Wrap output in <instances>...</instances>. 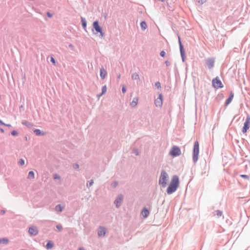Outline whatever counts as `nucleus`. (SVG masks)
Returning <instances> with one entry per match:
<instances>
[{
  "mask_svg": "<svg viewBox=\"0 0 250 250\" xmlns=\"http://www.w3.org/2000/svg\"><path fill=\"white\" fill-rule=\"evenodd\" d=\"M199 153V144L198 142L196 141L194 145L193 152V160L194 162H196L198 159Z\"/></svg>",
  "mask_w": 250,
  "mask_h": 250,
  "instance_id": "obj_3",
  "label": "nucleus"
},
{
  "mask_svg": "<svg viewBox=\"0 0 250 250\" xmlns=\"http://www.w3.org/2000/svg\"><path fill=\"white\" fill-rule=\"evenodd\" d=\"M134 151L136 155H138L139 152H138V151L137 150H135Z\"/></svg>",
  "mask_w": 250,
  "mask_h": 250,
  "instance_id": "obj_41",
  "label": "nucleus"
},
{
  "mask_svg": "<svg viewBox=\"0 0 250 250\" xmlns=\"http://www.w3.org/2000/svg\"><path fill=\"white\" fill-rule=\"evenodd\" d=\"M69 47H73V46H72V45H69Z\"/></svg>",
  "mask_w": 250,
  "mask_h": 250,
  "instance_id": "obj_49",
  "label": "nucleus"
},
{
  "mask_svg": "<svg viewBox=\"0 0 250 250\" xmlns=\"http://www.w3.org/2000/svg\"><path fill=\"white\" fill-rule=\"evenodd\" d=\"M132 78L134 80H138L139 79V76L137 73H134L132 76Z\"/></svg>",
  "mask_w": 250,
  "mask_h": 250,
  "instance_id": "obj_23",
  "label": "nucleus"
},
{
  "mask_svg": "<svg viewBox=\"0 0 250 250\" xmlns=\"http://www.w3.org/2000/svg\"><path fill=\"white\" fill-rule=\"evenodd\" d=\"M168 178V176L167 172L164 170L162 171L159 179V184L161 185L163 187H165L167 184Z\"/></svg>",
  "mask_w": 250,
  "mask_h": 250,
  "instance_id": "obj_2",
  "label": "nucleus"
},
{
  "mask_svg": "<svg viewBox=\"0 0 250 250\" xmlns=\"http://www.w3.org/2000/svg\"><path fill=\"white\" fill-rule=\"evenodd\" d=\"M117 185V183H114L112 184L113 187H115Z\"/></svg>",
  "mask_w": 250,
  "mask_h": 250,
  "instance_id": "obj_40",
  "label": "nucleus"
},
{
  "mask_svg": "<svg viewBox=\"0 0 250 250\" xmlns=\"http://www.w3.org/2000/svg\"><path fill=\"white\" fill-rule=\"evenodd\" d=\"M93 183V180H91L89 183V186H91Z\"/></svg>",
  "mask_w": 250,
  "mask_h": 250,
  "instance_id": "obj_43",
  "label": "nucleus"
},
{
  "mask_svg": "<svg viewBox=\"0 0 250 250\" xmlns=\"http://www.w3.org/2000/svg\"><path fill=\"white\" fill-rule=\"evenodd\" d=\"M22 124L24 125H25L26 126H28L29 125V124L27 122H23Z\"/></svg>",
  "mask_w": 250,
  "mask_h": 250,
  "instance_id": "obj_39",
  "label": "nucleus"
},
{
  "mask_svg": "<svg viewBox=\"0 0 250 250\" xmlns=\"http://www.w3.org/2000/svg\"><path fill=\"white\" fill-rule=\"evenodd\" d=\"M19 164L22 166L24 164V161L23 159H20V161H19Z\"/></svg>",
  "mask_w": 250,
  "mask_h": 250,
  "instance_id": "obj_28",
  "label": "nucleus"
},
{
  "mask_svg": "<svg viewBox=\"0 0 250 250\" xmlns=\"http://www.w3.org/2000/svg\"><path fill=\"white\" fill-rule=\"evenodd\" d=\"M98 235L99 236H104L106 233V229L103 227H100L98 230Z\"/></svg>",
  "mask_w": 250,
  "mask_h": 250,
  "instance_id": "obj_11",
  "label": "nucleus"
},
{
  "mask_svg": "<svg viewBox=\"0 0 250 250\" xmlns=\"http://www.w3.org/2000/svg\"><path fill=\"white\" fill-rule=\"evenodd\" d=\"M9 242V240L7 238H4L0 239V244H7Z\"/></svg>",
  "mask_w": 250,
  "mask_h": 250,
  "instance_id": "obj_21",
  "label": "nucleus"
},
{
  "mask_svg": "<svg viewBox=\"0 0 250 250\" xmlns=\"http://www.w3.org/2000/svg\"><path fill=\"white\" fill-rule=\"evenodd\" d=\"M107 74L106 71L104 68H101L100 70V76L102 79H104Z\"/></svg>",
  "mask_w": 250,
  "mask_h": 250,
  "instance_id": "obj_13",
  "label": "nucleus"
},
{
  "mask_svg": "<svg viewBox=\"0 0 250 250\" xmlns=\"http://www.w3.org/2000/svg\"><path fill=\"white\" fill-rule=\"evenodd\" d=\"M233 98V94L232 93H231L230 94L229 97L226 101V105H228L231 102Z\"/></svg>",
  "mask_w": 250,
  "mask_h": 250,
  "instance_id": "obj_16",
  "label": "nucleus"
},
{
  "mask_svg": "<svg viewBox=\"0 0 250 250\" xmlns=\"http://www.w3.org/2000/svg\"><path fill=\"white\" fill-rule=\"evenodd\" d=\"M29 233L32 235H36L38 233V230L35 227H31L29 229Z\"/></svg>",
  "mask_w": 250,
  "mask_h": 250,
  "instance_id": "obj_9",
  "label": "nucleus"
},
{
  "mask_svg": "<svg viewBox=\"0 0 250 250\" xmlns=\"http://www.w3.org/2000/svg\"><path fill=\"white\" fill-rule=\"evenodd\" d=\"M56 227L60 230H61L62 229V227L61 225H58V226H57Z\"/></svg>",
  "mask_w": 250,
  "mask_h": 250,
  "instance_id": "obj_34",
  "label": "nucleus"
},
{
  "mask_svg": "<svg viewBox=\"0 0 250 250\" xmlns=\"http://www.w3.org/2000/svg\"><path fill=\"white\" fill-rule=\"evenodd\" d=\"M140 25H141L142 29L143 30H145L147 28L146 23L145 21L141 22Z\"/></svg>",
  "mask_w": 250,
  "mask_h": 250,
  "instance_id": "obj_22",
  "label": "nucleus"
},
{
  "mask_svg": "<svg viewBox=\"0 0 250 250\" xmlns=\"http://www.w3.org/2000/svg\"><path fill=\"white\" fill-rule=\"evenodd\" d=\"M123 198V196L122 195H120L115 201V204H116V207H119L120 205L121 202L122 201Z\"/></svg>",
  "mask_w": 250,
  "mask_h": 250,
  "instance_id": "obj_12",
  "label": "nucleus"
},
{
  "mask_svg": "<svg viewBox=\"0 0 250 250\" xmlns=\"http://www.w3.org/2000/svg\"><path fill=\"white\" fill-rule=\"evenodd\" d=\"M0 124L2 125H4L5 124L1 120H0Z\"/></svg>",
  "mask_w": 250,
  "mask_h": 250,
  "instance_id": "obj_44",
  "label": "nucleus"
},
{
  "mask_svg": "<svg viewBox=\"0 0 250 250\" xmlns=\"http://www.w3.org/2000/svg\"><path fill=\"white\" fill-rule=\"evenodd\" d=\"M106 91H107L106 86V85H104L102 87V92L101 94H100L99 95H98V96L100 97L102 95H103V94H104L106 92Z\"/></svg>",
  "mask_w": 250,
  "mask_h": 250,
  "instance_id": "obj_18",
  "label": "nucleus"
},
{
  "mask_svg": "<svg viewBox=\"0 0 250 250\" xmlns=\"http://www.w3.org/2000/svg\"><path fill=\"white\" fill-rule=\"evenodd\" d=\"M54 244L51 241H49L46 244V248L47 249H50L53 247Z\"/></svg>",
  "mask_w": 250,
  "mask_h": 250,
  "instance_id": "obj_17",
  "label": "nucleus"
},
{
  "mask_svg": "<svg viewBox=\"0 0 250 250\" xmlns=\"http://www.w3.org/2000/svg\"><path fill=\"white\" fill-rule=\"evenodd\" d=\"M178 41H179V46H180V50H183L184 48H183V46L182 44V42H181V39H180V37L179 36H178Z\"/></svg>",
  "mask_w": 250,
  "mask_h": 250,
  "instance_id": "obj_25",
  "label": "nucleus"
},
{
  "mask_svg": "<svg viewBox=\"0 0 250 250\" xmlns=\"http://www.w3.org/2000/svg\"><path fill=\"white\" fill-rule=\"evenodd\" d=\"M82 21H83L82 25H83V27L84 28H85L86 26V21L83 19H82Z\"/></svg>",
  "mask_w": 250,
  "mask_h": 250,
  "instance_id": "obj_26",
  "label": "nucleus"
},
{
  "mask_svg": "<svg viewBox=\"0 0 250 250\" xmlns=\"http://www.w3.org/2000/svg\"><path fill=\"white\" fill-rule=\"evenodd\" d=\"M138 102V98L137 97L134 98L132 101L130 103V105L132 107H135L137 105Z\"/></svg>",
  "mask_w": 250,
  "mask_h": 250,
  "instance_id": "obj_14",
  "label": "nucleus"
},
{
  "mask_svg": "<svg viewBox=\"0 0 250 250\" xmlns=\"http://www.w3.org/2000/svg\"><path fill=\"white\" fill-rule=\"evenodd\" d=\"M156 106L161 107L163 104V96L161 94L159 95V97L155 100Z\"/></svg>",
  "mask_w": 250,
  "mask_h": 250,
  "instance_id": "obj_8",
  "label": "nucleus"
},
{
  "mask_svg": "<svg viewBox=\"0 0 250 250\" xmlns=\"http://www.w3.org/2000/svg\"><path fill=\"white\" fill-rule=\"evenodd\" d=\"M181 154L180 148L176 146H173L169 152V154L173 157L179 156Z\"/></svg>",
  "mask_w": 250,
  "mask_h": 250,
  "instance_id": "obj_4",
  "label": "nucleus"
},
{
  "mask_svg": "<svg viewBox=\"0 0 250 250\" xmlns=\"http://www.w3.org/2000/svg\"><path fill=\"white\" fill-rule=\"evenodd\" d=\"M207 65L208 68L210 69L214 66V61L213 59L209 58L206 60Z\"/></svg>",
  "mask_w": 250,
  "mask_h": 250,
  "instance_id": "obj_10",
  "label": "nucleus"
},
{
  "mask_svg": "<svg viewBox=\"0 0 250 250\" xmlns=\"http://www.w3.org/2000/svg\"><path fill=\"white\" fill-rule=\"evenodd\" d=\"M122 91L123 93H125L126 92V88L125 86H123L122 87Z\"/></svg>",
  "mask_w": 250,
  "mask_h": 250,
  "instance_id": "obj_35",
  "label": "nucleus"
},
{
  "mask_svg": "<svg viewBox=\"0 0 250 250\" xmlns=\"http://www.w3.org/2000/svg\"><path fill=\"white\" fill-rule=\"evenodd\" d=\"M51 61L53 63L55 64L56 62H55V59H54L53 58H51Z\"/></svg>",
  "mask_w": 250,
  "mask_h": 250,
  "instance_id": "obj_36",
  "label": "nucleus"
},
{
  "mask_svg": "<svg viewBox=\"0 0 250 250\" xmlns=\"http://www.w3.org/2000/svg\"><path fill=\"white\" fill-rule=\"evenodd\" d=\"M212 85L216 88L223 87V84L218 78H216L212 80Z\"/></svg>",
  "mask_w": 250,
  "mask_h": 250,
  "instance_id": "obj_6",
  "label": "nucleus"
},
{
  "mask_svg": "<svg viewBox=\"0 0 250 250\" xmlns=\"http://www.w3.org/2000/svg\"><path fill=\"white\" fill-rule=\"evenodd\" d=\"M0 131L2 132H4V130L2 129H0Z\"/></svg>",
  "mask_w": 250,
  "mask_h": 250,
  "instance_id": "obj_48",
  "label": "nucleus"
},
{
  "mask_svg": "<svg viewBox=\"0 0 250 250\" xmlns=\"http://www.w3.org/2000/svg\"><path fill=\"white\" fill-rule=\"evenodd\" d=\"M4 125H6V126H7L8 127H11V125L10 124H5Z\"/></svg>",
  "mask_w": 250,
  "mask_h": 250,
  "instance_id": "obj_45",
  "label": "nucleus"
},
{
  "mask_svg": "<svg viewBox=\"0 0 250 250\" xmlns=\"http://www.w3.org/2000/svg\"><path fill=\"white\" fill-rule=\"evenodd\" d=\"M93 27L95 29L97 32L100 33L102 37H103L104 36V33L103 32L101 27L99 25V23L98 21H95L93 22Z\"/></svg>",
  "mask_w": 250,
  "mask_h": 250,
  "instance_id": "obj_7",
  "label": "nucleus"
},
{
  "mask_svg": "<svg viewBox=\"0 0 250 250\" xmlns=\"http://www.w3.org/2000/svg\"><path fill=\"white\" fill-rule=\"evenodd\" d=\"M60 177L58 175H55L54 176V179H60Z\"/></svg>",
  "mask_w": 250,
  "mask_h": 250,
  "instance_id": "obj_37",
  "label": "nucleus"
},
{
  "mask_svg": "<svg viewBox=\"0 0 250 250\" xmlns=\"http://www.w3.org/2000/svg\"><path fill=\"white\" fill-rule=\"evenodd\" d=\"M155 86L156 87H157L158 88H161V84L159 82H157L155 83Z\"/></svg>",
  "mask_w": 250,
  "mask_h": 250,
  "instance_id": "obj_27",
  "label": "nucleus"
},
{
  "mask_svg": "<svg viewBox=\"0 0 250 250\" xmlns=\"http://www.w3.org/2000/svg\"><path fill=\"white\" fill-rule=\"evenodd\" d=\"M166 63L167 65H168L169 64V62L168 61H166Z\"/></svg>",
  "mask_w": 250,
  "mask_h": 250,
  "instance_id": "obj_46",
  "label": "nucleus"
},
{
  "mask_svg": "<svg viewBox=\"0 0 250 250\" xmlns=\"http://www.w3.org/2000/svg\"><path fill=\"white\" fill-rule=\"evenodd\" d=\"M79 250H84V249H83V248H80L79 249Z\"/></svg>",
  "mask_w": 250,
  "mask_h": 250,
  "instance_id": "obj_47",
  "label": "nucleus"
},
{
  "mask_svg": "<svg viewBox=\"0 0 250 250\" xmlns=\"http://www.w3.org/2000/svg\"><path fill=\"white\" fill-rule=\"evenodd\" d=\"M250 127V116H248L246 118V120L244 124V126L242 129V132L245 133H246L247 130Z\"/></svg>",
  "mask_w": 250,
  "mask_h": 250,
  "instance_id": "obj_5",
  "label": "nucleus"
},
{
  "mask_svg": "<svg viewBox=\"0 0 250 250\" xmlns=\"http://www.w3.org/2000/svg\"><path fill=\"white\" fill-rule=\"evenodd\" d=\"M74 167L75 168H78L79 167V165L78 164H76L75 166H74Z\"/></svg>",
  "mask_w": 250,
  "mask_h": 250,
  "instance_id": "obj_42",
  "label": "nucleus"
},
{
  "mask_svg": "<svg viewBox=\"0 0 250 250\" xmlns=\"http://www.w3.org/2000/svg\"><path fill=\"white\" fill-rule=\"evenodd\" d=\"M180 52H181L182 57L183 58V56L185 55V50L184 49L180 50Z\"/></svg>",
  "mask_w": 250,
  "mask_h": 250,
  "instance_id": "obj_33",
  "label": "nucleus"
},
{
  "mask_svg": "<svg viewBox=\"0 0 250 250\" xmlns=\"http://www.w3.org/2000/svg\"><path fill=\"white\" fill-rule=\"evenodd\" d=\"M63 209V207L60 205H57L55 207V210L58 212H61Z\"/></svg>",
  "mask_w": 250,
  "mask_h": 250,
  "instance_id": "obj_19",
  "label": "nucleus"
},
{
  "mask_svg": "<svg viewBox=\"0 0 250 250\" xmlns=\"http://www.w3.org/2000/svg\"><path fill=\"white\" fill-rule=\"evenodd\" d=\"M35 178V174L33 171H30L29 172L28 178L34 179Z\"/></svg>",
  "mask_w": 250,
  "mask_h": 250,
  "instance_id": "obj_20",
  "label": "nucleus"
},
{
  "mask_svg": "<svg viewBox=\"0 0 250 250\" xmlns=\"http://www.w3.org/2000/svg\"><path fill=\"white\" fill-rule=\"evenodd\" d=\"M240 176L243 178H245V179H249V176L247 175H244V174H242L240 175Z\"/></svg>",
  "mask_w": 250,
  "mask_h": 250,
  "instance_id": "obj_31",
  "label": "nucleus"
},
{
  "mask_svg": "<svg viewBox=\"0 0 250 250\" xmlns=\"http://www.w3.org/2000/svg\"><path fill=\"white\" fill-rule=\"evenodd\" d=\"M34 132L37 135H44V133H42L41 130L38 129H35Z\"/></svg>",
  "mask_w": 250,
  "mask_h": 250,
  "instance_id": "obj_24",
  "label": "nucleus"
},
{
  "mask_svg": "<svg viewBox=\"0 0 250 250\" xmlns=\"http://www.w3.org/2000/svg\"><path fill=\"white\" fill-rule=\"evenodd\" d=\"M216 214L218 216H221L222 215V212L219 210L216 211Z\"/></svg>",
  "mask_w": 250,
  "mask_h": 250,
  "instance_id": "obj_32",
  "label": "nucleus"
},
{
  "mask_svg": "<svg viewBox=\"0 0 250 250\" xmlns=\"http://www.w3.org/2000/svg\"><path fill=\"white\" fill-rule=\"evenodd\" d=\"M179 185V178L176 175L172 177L170 185L167 188V192L168 194H170L175 191Z\"/></svg>",
  "mask_w": 250,
  "mask_h": 250,
  "instance_id": "obj_1",
  "label": "nucleus"
},
{
  "mask_svg": "<svg viewBox=\"0 0 250 250\" xmlns=\"http://www.w3.org/2000/svg\"><path fill=\"white\" fill-rule=\"evenodd\" d=\"M18 134V132L15 131V130H13L12 132H11V134L13 136H15V135H17Z\"/></svg>",
  "mask_w": 250,
  "mask_h": 250,
  "instance_id": "obj_30",
  "label": "nucleus"
},
{
  "mask_svg": "<svg viewBox=\"0 0 250 250\" xmlns=\"http://www.w3.org/2000/svg\"><path fill=\"white\" fill-rule=\"evenodd\" d=\"M142 215L144 217H147L149 215V211L146 208H144L142 211Z\"/></svg>",
  "mask_w": 250,
  "mask_h": 250,
  "instance_id": "obj_15",
  "label": "nucleus"
},
{
  "mask_svg": "<svg viewBox=\"0 0 250 250\" xmlns=\"http://www.w3.org/2000/svg\"><path fill=\"white\" fill-rule=\"evenodd\" d=\"M166 55V53L164 51H162L161 52H160V56L162 57H165Z\"/></svg>",
  "mask_w": 250,
  "mask_h": 250,
  "instance_id": "obj_29",
  "label": "nucleus"
},
{
  "mask_svg": "<svg viewBox=\"0 0 250 250\" xmlns=\"http://www.w3.org/2000/svg\"><path fill=\"white\" fill-rule=\"evenodd\" d=\"M47 16L49 18H51L52 17L51 14H50L49 12L47 13Z\"/></svg>",
  "mask_w": 250,
  "mask_h": 250,
  "instance_id": "obj_38",
  "label": "nucleus"
}]
</instances>
